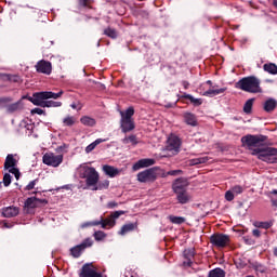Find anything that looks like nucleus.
I'll return each mask as SVG.
<instances>
[{"instance_id":"4d7b16f0","label":"nucleus","mask_w":277,"mask_h":277,"mask_svg":"<svg viewBox=\"0 0 277 277\" xmlns=\"http://www.w3.org/2000/svg\"><path fill=\"white\" fill-rule=\"evenodd\" d=\"M252 235H253V237H261V230H259V229H253V230H252Z\"/></svg>"},{"instance_id":"c756f323","label":"nucleus","mask_w":277,"mask_h":277,"mask_svg":"<svg viewBox=\"0 0 277 277\" xmlns=\"http://www.w3.org/2000/svg\"><path fill=\"white\" fill-rule=\"evenodd\" d=\"M63 124L64 127H75V124H77V119L75 116L68 115L63 119Z\"/></svg>"},{"instance_id":"13d9d810","label":"nucleus","mask_w":277,"mask_h":277,"mask_svg":"<svg viewBox=\"0 0 277 277\" xmlns=\"http://www.w3.org/2000/svg\"><path fill=\"white\" fill-rule=\"evenodd\" d=\"M182 85H183L184 90H188L189 89V82H187L186 80L182 81Z\"/></svg>"},{"instance_id":"5701e85b","label":"nucleus","mask_w":277,"mask_h":277,"mask_svg":"<svg viewBox=\"0 0 277 277\" xmlns=\"http://www.w3.org/2000/svg\"><path fill=\"white\" fill-rule=\"evenodd\" d=\"M225 92H226V88L209 89L208 91L202 93V96H209L210 98H213V96H217L220 94H224Z\"/></svg>"},{"instance_id":"a18cd8bd","label":"nucleus","mask_w":277,"mask_h":277,"mask_svg":"<svg viewBox=\"0 0 277 277\" xmlns=\"http://www.w3.org/2000/svg\"><path fill=\"white\" fill-rule=\"evenodd\" d=\"M11 183H12V175H10V173H5L4 176H3L4 187H10Z\"/></svg>"},{"instance_id":"8fccbe9b","label":"nucleus","mask_w":277,"mask_h":277,"mask_svg":"<svg viewBox=\"0 0 277 277\" xmlns=\"http://www.w3.org/2000/svg\"><path fill=\"white\" fill-rule=\"evenodd\" d=\"M232 192L236 195L238 194H243V187L242 186H239V185H236L232 188Z\"/></svg>"},{"instance_id":"f257e3e1","label":"nucleus","mask_w":277,"mask_h":277,"mask_svg":"<svg viewBox=\"0 0 277 277\" xmlns=\"http://www.w3.org/2000/svg\"><path fill=\"white\" fill-rule=\"evenodd\" d=\"M265 142H267V136L263 134H247L241 137L242 146L252 150V155H256L258 159L266 163H277V148L261 147L265 146Z\"/></svg>"},{"instance_id":"f704fd0d","label":"nucleus","mask_w":277,"mask_h":277,"mask_svg":"<svg viewBox=\"0 0 277 277\" xmlns=\"http://www.w3.org/2000/svg\"><path fill=\"white\" fill-rule=\"evenodd\" d=\"M254 105V98H249L243 105L245 114H252V107Z\"/></svg>"},{"instance_id":"f3484780","label":"nucleus","mask_w":277,"mask_h":277,"mask_svg":"<svg viewBox=\"0 0 277 277\" xmlns=\"http://www.w3.org/2000/svg\"><path fill=\"white\" fill-rule=\"evenodd\" d=\"M168 148L169 150L179 153V148H181V138L179 136H170L168 140Z\"/></svg>"},{"instance_id":"69168bd1","label":"nucleus","mask_w":277,"mask_h":277,"mask_svg":"<svg viewBox=\"0 0 277 277\" xmlns=\"http://www.w3.org/2000/svg\"><path fill=\"white\" fill-rule=\"evenodd\" d=\"M206 83H207L208 85H213V82H212L211 80H208Z\"/></svg>"},{"instance_id":"603ef678","label":"nucleus","mask_w":277,"mask_h":277,"mask_svg":"<svg viewBox=\"0 0 277 277\" xmlns=\"http://www.w3.org/2000/svg\"><path fill=\"white\" fill-rule=\"evenodd\" d=\"M91 0H78L80 8H90Z\"/></svg>"},{"instance_id":"1a4fd4ad","label":"nucleus","mask_w":277,"mask_h":277,"mask_svg":"<svg viewBox=\"0 0 277 277\" xmlns=\"http://www.w3.org/2000/svg\"><path fill=\"white\" fill-rule=\"evenodd\" d=\"M17 161L14 159V155L9 154L4 161V170H9L10 174H14L16 181L21 179V171L16 168Z\"/></svg>"},{"instance_id":"473e14b6","label":"nucleus","mask_w":277,"mask_h":277,"mask_svg":"<svg viewBox=\"0 0 277 277\" xmlns=\"http://www.w3.org/2000/svg\"><path fill=\"white\" fill-rule=\"evenodd\" d=\"M104 36H107L108 38H111L113 40H116L118 38V31L116 29L108 27L104 29Z\"/></svg>"},{"instance_id":"a211bd4d","label":"nucleus","mask_w":277,"mask_h":277,"mask_svg":"<svg viewBox=\"0 0 277 277\" xmlns=\"http://www.w3.org/2000/svg\"><path fill=\"white\" fill-rule=\"evenodd\" d=\"M176 195V200L180 205H187L188 202L192 201V195L187 193V190L175 193Z\"/></svg>"},{"instance_id":"0e129e2a","label":"nucleus","mask_w":277,"mask_h":277,"mask_svg":"<svg viewBox=\"0 0 277 277\" xmlns=\"http://www.w3.org/2000/svg\"><path fill=\"white\" fill-rule=\"evenodd\" d=\"M70 107L71 109H77V104H71Z\"/></svg>"},{"instance_id":"a19ab883","label":"nucleus","mask_w":277,"mask_h":277,"mask_svg":"<svg viewBox=\"0 0 277 277\" xmlns=\"http://www.w3.org/2000/svg\"><path fill=\"white\" fill-rule=\"evenodd\" d=\"M93 237H94L95 241H103V239H105V237H107V235L104 234V232L98 230L93 234Z\"/></svg>"},{"instance_id":"6ab92c4d","label":"nucleus","mask_w":277,"mask_h":277,"mask_svg":"<svg viewBox=\"0 0 277 277\" xmlns=\"http://www.w3.org/2000/svg\"><path fill=\"white\" fill-rule=\"evenodd\" d=\"M133 230H137V222L122 225L121 229L118 232V235L124 237V235L128 233H133Z\"/></svg>"},{"instance_id":"e2e57ef3","label":"nucleus","mask_w":277,"mask_h":277,"mask_svg":"<svg viewBox=\"0 0 277 277\" xmlns=\"http://www.w3.org/2000/svg\"><path fill=\"white\" fill-rule=\"evenodd\" d=\"M273 207H277V200L272 199Z\"/></svg>"},{"instance_id":"052dcab7","label":"nucleus","mask_w":277,"mask_h":277,"mask_svg":"<svg viewBox=\"0 0 277 277\" xmlns=\"http://www.w3.org/2000/svg\"><path fill=\"white\" fill-rule=\"evenodd\" d=\"M2 228H12V224L8 223V222H3L2 223Z\"/></svg>"},{"instance_id":"a878e982","label":"nucleus","mask_w":277,"mask_h":277,"mask_svg":"<svg viewBox=\"0 0 277 277\" xmlns=\"http://www.w3.org/2000/svg\"><path fill=\"white\" fill-rule=\"evenodd\" d=\"M81 124L84 127H95L96 126V119L90 117V116H83L80 118Z\"/></svg>"},{"instance_id":"2f4dec72","label":"nucleus","mask_w":277,"mask_h":277,"mask_svg":"<svg viewBox=\"0 0 277 277\" xmlns=\"http://www.w3.org/2000/svg\"><path fill=\"white\" fill-rule=\"evenodd\" d=\"M168 220L171 222V224H185L186 219L183 216H174V215H169Z\"/></svg>"},{"instance_id":"2eb2a0df","label":"nucleus","mask_w":277,"mask_h":277,"mask_svg":"<svg viewBox=\"0 0 277 277\" xmlns=\"http://www.w3.org/2000/svg\"><path fill=\"white\" fill-rule=\"evenodd\" d=\"M102 170L106 176H109V179H116V176H120V173L122 172V170L109 164H104Z\"/></svg>"},{"instance_id":"9d476101","label":"nucleus","mask_w":277,"mask_h":277,"mask_svg":"<svg viewBox=\"0 0 277 277\" xmlns=\"http://www.w3.org/2000/svg\"><path fill=\"white\" fill-rule=\"evenodd\" d=\"M210 243L215 248H226L230 243V237L225 234H214L210 237Z\"/></svg>"},{"instance_id":"4be33fe9","label":"nucleus","mask_w":277,"mask_h":277,"mask_svg":"<svg viewBox=\"0 0 277 277\" xmlns=\"http://www.w3.org/2000/svg\"><path fill=\"white\" fill-rule=\"evenodd\" d=\"M18 207H6L2 209L3 217H16L19 213Z\"/></svg>"},{"instance_id":"c9c22d12","label":"nucleus","mask_w":277,"mask_h":277,"mask_svg":"<svg viewBox=\"0 0 277 277\" xmlns=\"http://www.w3.org/2000/svg\"><path fill=\"white\" fill-rule=\"evenodd\" d=\"M109 187V180H106L104 182H97L95 186H93V192H98L101 189H107Z\"/></svg>"},{"instance_id":"6e6552de","label":"nucleus","mask_w":277,"mask_h":277,"mask_svg":"<svg viewBox=\"0 0 277 277\" xmlns=\"http://www.w3.org/2000/svg\"><path fill=\"white\" fill-rule=\"evenodd\" d=\"M62 161H64L63 155H55L53 153H47L42 157V162L45 166H51L52 168H60V166H62Z\"/></svg>"},{"instance_id":"39448f33","label":"nucleus","mask_w":277,"mask_h":277,"mask_svg":"<svg viewBox=\"0 0 277 277\" xmlns=\"http://www.w3.org/2000/svg\"><path fill=\"white\" fill-rule=\"evenodd\" d=\"M134 114L135 109L133 107H129L126 111H120V128L122 133H131L135 129V121H133Z\"/></svg>"},{"instance_id":"e433bc0d","label":"nucleus","mask_w":277,"mask_h":277,"mask_svg":"<svg viewBox=\"0 0 277 277\" xmlns=\"http://www.w3.org/2000/svg\"><path fill=\"white\" fill-rule=\"evenodd\" d=\"M209 161V157H199L190 160L192 166H200V163H207Z\"/></svg>"},{"instance_id":"423d86ee","label":"nucleus","mask_w":277,"mask_h":277,"mask_svg":"<svg viewBox=\"0 0 277 277\" xmlns=\"http://www.w3.org/2000/svg\"><path fill=\"white\" fill-rule=\"evenodd\" d=\"M94 240L92 238H85L80 245L72 247L69 252L74 259H79L87 248H92Z\"/></svg>"},{"instance_id":"72a5a7b5","label":"nucleus","mask_w":277,"mask_h":277,"mask_svg":"<svg viewBox=\"0 0 277 277\" xmlns=\"http://www.w3.org/2000/svg\"><path fill=\"white\" fill-rule=\"evenodd\" d=\"M122 144H132L133 146H137V136H135L134 134L126 136L124 138H122Z\"/></svg>"},{"instance_id":"de8ad7c7","label":"nucleus","mask_w":277,"mask_h":277,"mask_svg":"<svg viewBox=\"0 0 277 277\" xmlns=\"http://www.w3.org/2000/svg\"><path fill=\"white\" fill-rule=\"evenodd\" d=\"M185 259L192 260L194 259V249H186L184 250Z\"/></svg>"},{"instance_id":"37998d69","label":"nucleus","mask_w":277,"mask_h":277,"mask_svg":"<svg viewBox=\"0 0 277 277\" xmlns=\"http://www.w3.org/2000/svg\"><path fill=\"white\" fill-rule=\"evenodd\" d=\"M157 176H160L161 179H166L167 176H169V173L166 172V170L157 167V170H156V179Z\"/></svg>"},{"instance_id":"338daca9","label":"nucleus","mask_w":277,"mask_h":277,"mask_svg":"<svg viewBox=\"0 0 277 277\" xmlns=\"http://www.w3.org/2000/svg\"><path fill=\"white\" fill-rule=\"evenodd\" d=\"M271 194H274L275 196H277V189L272 190Z\"/></svg>"},{"instance_id":"c85d7f7f","label":"nucleus","mask_w":277,"mask_h":277,"mask_svg":"<svg viewBox=\"0 0 277 277\" xmlns=\"http://www.w3.org/2000/svg\"><path fill=\"white\" fill-rule=\"evenodd\" d=\"M103 142H107V140H105V138L95 140L93 143H91L90 145H88L85 147V153H92V150H94V148H96L98 146V144H103Z\"/></svg>"},{"instance_id":"864d4df0","label":"nucleus","mask_w":277,"mask_h":277,"mask_svg":"<svg viewBox=\"0 0 277 277\" xmlns=\"http://www.w3.org/2000/svg\"><path fill=\"white\" fill-rule=\"evenodd\" d=\"M31 114H37L38 116H42V115H44L45 113H44V110H43L42 108H34V109L31 110Z\"/></svg>"},{"instance_id":"680f3d73","label":"nucleus","mask_w":277,"mask_h":277,"mask_svg":"<svg viewBox=\"0 0 277 277\" xmlns=\"http://www.w3.org/2000/svg\"><path fill=\"white\" fill-rule=\"evenodd\" d=\"M273 254H274V256H277V247H275V248L273 249Z\"/></svg>"},{"instance_id":"393cba45","label":"nucleus","mask_w":277,"mask_h":277,"mask_svg":"<svg viewBox=\"0 0 277 277\" xmlns=\"http://www.w3.org/2000/svg\"><path fill=\"white\" fill-rule=\"evenodd\" d=\"M97 222H101L100 226H102V228H107V226L114 228V226H116V220H114L111 216H109L108 219L101 217V220Z\"/></svg>"},{"instance_id":"cd10ccee","label":"nucleus","mask_w":277,"mask_h":277,"mask_svg":"<svg viewBox=\"0 0 277 277\" xmlns=\"http://www.w3.org/2000/svg\"><path fill=\"white\" fill-rule=\"evenodd\" d=\"M263 68L269 75H277V65L274 63H266L263 65Z\"/></svg>"},{"instance_id":"7ed1b4c3","label":"nucleus","mask_w":277,"mask_h":277,"mask_svg":"<svg viewBox=\"0 0 277 277\" xmlns=\"http://www.w3.org/2000/svg\"><path fill=\"white\" fill-rule=\"evenodd\" d=\"M236 88L242 90V92H249L250 94H261V80L254 76H249L240 79L236 82Z\"/></svg>"},{"instance_id":"ddd939ff","label":"nucleus","mask_w":277,"mask_h":277,"mask_svg":"<svg viewBox=\"0 0 277 277\" xmlns=\"http://www.w3.org/2000/svg\"><path fill=\"white\" fill-rule=\"evenodd\" d=\"M35 68L37 72H40L41 75H51V72H53V65L45 60L37 62Z\"/></svg>"},{"instance_id":"ea45409f","label":"nucleus","mask_w":277,"mask_h":277,"mask_svg":"<svg viewBox=\"0 0 277 277\" xmlns=\"http://www.w3.org/2000/svg\"><path fill=\"white\" fill-rule=\"evenodd\" d=\"M256 228H264L267 230L268 228H272L273 223L272 222H258L255 223Z\"/></svg>"},{"instance_id":"f03ea898","label":"nucleus","mask_w":277,"mask_h":277,"mask_svg":"<svg viewBox=\"0 0 277 277\" xmlns=\"http://www.w3.org/2000/svg\"><path fill=\"white\" fill-rule=\"evenodd\" d=\"M64 94V91L54 93L51 91L36 92L32 96L28 97V101L37 107H62V102L49 101V98L57 100Z\"/></svg>"},{"instance_id":"3c124183","label":"nucleus","mask_w":277,"mask_h":277,"mask_svg":"<svg viewBox=\"0 0 277 277\" xmlns=\"http://www.w3.org/2000/svg\"><path fill=\"white\" fill-rule=\"evenodd\" d=\"M169 176H179L181 174H183V170H171L168 171Z\"/></svg>"},{"instance_id":"5fc2aeb1","label":"nucleus","mask_w":277,"mask_h":277,"mask_svg":"<svg viewBox=\"0 0 277 277\" xmlns=\"http://www.w3.org/2000/svg\"><path fill=\"white\" fill-rule=\"evenodd\" d=\"M193 263L194 262L192 260L186 259V261L183 262V265H184V267H192Z\"/></svg>"},{"instance_id":"58836bf2","label":"nucleus","mask_w":277,"mask_h":277,"mask_svg":"<svg viewBox=\"0 0 277 277\" xmlns=\"http://www.w3.org/2000/svg\"><path fill=\"white\" fill-rule=\"evenodd\" d=\"M253 269L258 274H265L267 272V268L263 266V264H259V263L253 264Z\"/></svg>"},{"instance_id":"6e6d98bb","label":"nucleus","mask_w":277,"mask_h":277,"mask_svg":"<svg viewBox=\"0 0 277 277\" xmlns=\"http://www.w3.org/2000/svg\"><path fill=\"white\" fill-rule=\"evenodd\" d=\"M2 103H12V97H2V98H0V105Z\"/></svg>"},{"instance_id":"20e7f679","label":"nucleus","mask_w":277,"mask_h":277,"mask_svg":"<svg viewBox=\"0 0 277 277\" xmlns=\"http://www.w3.org/2000/svg\"><path fill=\"white\" fill-rule=\"evenodd\" d=\"M79 176L80 179H85L87 187H96L101 179L98 171H96L94 167H88V166L81 167Z\"/></svg>"},{"instance_id":"7c9ffc66","label":"nucleus","mask_w":277,"mask_h":277,"mask_svg":"<svg viewBox=\"0 0 277 277\" xmlns=\"http://www.w3.org/2000/svg\"><path fill=\"white\" fill-rule=\"evenodd\" d=\"M225 276H226V272H224V269L222 268H214L210 271L208 275V277H225Z\"/></svg>"},{"instance_id":"79ce46f5","label":"nucleus","mask_w":277,"mask_h":277,"mask_svg":"<svg viewBox=\"0 0 277 277\" xmlns=\"http://www.w3.org/2000/svg\"><path fill=\"white\" fill-rule=\"evenodd\" d=\"M89 226H101V222L98 221L85 222L80 225V228H89Z\"/></svg>"},{"instance_id":"c03bdc74","label":"nucleus","mask_w":277,"mask_h":277,"mask_svg":"<svg viewBox=\"0 0 277 277\" xmlns=\"http://www.w3.org/2000/svg\"><path fill=\"white\" fill-rule=\"evenodd\" d=\"M38 184V179L32 180L31 182L28 183V185H26V187L24 188L25 192H31V189H36V185Z\"/></svg>"},{"instance_id":"0eeeda50","label":"nucleus","mask_w":277,"mask_h":277,"mask_svg":"<svg viewBox=\"0 0 277 277\" xmlns=\"http://www.w3.org/2000/svg\"><path fill=\"white\" fill-rule=\"evenodd\" d=\"M138 183H155L157 181V167L137 173Z\"/></svg>"},{"instance_id":"49530a36","label":"nucleus","mask_w":277,"mask_h":277,"mask_svg":"<svg viewBox=\"0 0 277 277\" xmlns=\"http://www.w3.org/2000/svg\"><path fill=\"white\" fill-rule=\"evenodd\" d=\"M225 200H227V202H233V200H235V193L227 190L225 193Z\"/></svg>"},{"instance_id":"774afa93","label":"nucleus","mask_w":277,"mask_h":277,"mask_svg":"<svg viewBox=\"0 0 277 277\" xmlns=\"http://www.w3.org/2000/svg\"><path fill=\"white\" fill-rule=\"evenodd\" d=\"M274 5L275 8H277V0H274Z\"/></svg>"},{"instance_id":"09e8293b","label":"nucleus","mask_w":277,"mask_h":277,"mask_svg":"<svg viewBox=\"0 0 277 277\" xmlns=\"http://www.w3.org/2000/svg\"><path fill=\"white\" fill-rule=\"evenodd\" d=\"M124 211L122 210H119V211H115L110 214V217L114 219V220H118V217H120V215H124Z\"/></svg>"},{"instance_id":"bf43d9fd","label":"nucleus","mask_w":277,"mask_h":277,"mask_svg":"<svg viewBox=\"0 0 277 277\" xmlns=\"http://www.w3.org/2000/svg\"><path fill=\"white\" fill-rule=\"evenodd\" d=\"M115 207H118V203L116 201L108 202V208L114 209Z\"/></svg>"},{"instance_id":"4c0bfd02","label":"nucleus","mask_w":277,"mask_h":277,"mask_svg":"<svg viewBox=\"0 0 277 277\" xmlns=\"http://www.w3.org/2000/svg\"><path fill=\"white\" fill-rule=\"evenodd\" d=\"M21 109V102L13 103L6 107L9 114H14V111H18Z\"/></svg>"},{"instance_id":"9b49d317","label":"nucleus","mask_w":277,"mask_h":277,"mask_svg":"<svg viewBox=\"0 0 277 277\" xmlns=\"http://www.w3.org/2000/svg\"><path fill=\"white\" fill-rule=\"evenodd\" d=\"M187 187H189V180L187 177H179L172 183V192L174 194L187 192Z\"/></svg>"},{"instance_id":"412c9836","label":"nucleus","mask_w":277,"mask_h":277,"mask_svg":"<svg viewBox=\"0 0 277 277\" xmlns=\"http://www.w3.org/2000/svg\"><path fill=\"white\" fill-rule=\"evenodd\" d=\"M277 107V101L276 98H268L263 104V109L266 111V114H272Z\"/></svg>"},{"instance_id":"aec40b11","label":"nucleus","mask_w":277,"mask_h":277,"mask_svg":"<svg viewBox=\"0 0 277 277\" xmlns=\"http://www.w3.org/2000/svg\"><path fill=\"white\" fill-rule=\"evenodd\" d=\"M184 122L189 127H198V118L192 113L183 114Z\"/></svg>"},{"instance_id":"f8f14e48","label":"nucleus","mask_w":277,"mask_h":277,"mask_svg":"<svg viewBox=\"0 0 277 277\" xmlns=\"http://www.w3.org/2000/svg\"><path fill=\"white\" fill-rule=\"evenodd\" d=\"M79 277H103V275L96 272V268L92 263H87L82 266Z\"/></svg>"},{"instance_id":"4468645a","label":"nucleus","mask_w":277,"mask_h":277,"mask_svg":"<svg viewBox=\"0 0 277 277\" xmlns=\"http://www.w3.org/2000/svg\"><path fill=\"white\" fill-rule=\"evenodd\" d=\"M44 205H49V201L47 199H39L38 197H29L25 201V207L27 209H38V207Z\"/></svg>"},{"instance_id":"b1692460","label":"nucleus","mask_w":277,"mask_h":277,"mask_svg":"<svg viewBox=\"0 0 277 277\" xmlns=\"http://www.w3.org/2000/svg\"><path fill=\"white\" fill-rule=\"evenodd\" d=\"M0 79L11 81L12 83H21V76L18 75L0 74Z\"/></svg>"},{"instance_id":"bb28decb","label":"nucleus","mask_w":277,"mask_h":277,"mask_svg":"<svg viewBox=\"0 0 277 277\" xmlns=\"http://www.w3.org/2000/svg\"><path fill=\"white\" fill-rule=\"evenodd\" d=\"M183 98L189 101L195 107L202 105V98H196L192 94L184 93Z\"/></svg>"},{"instance_id":"dca6fc26","label":"nucleus","mask_w":277,"mask_h":277,"mask_svg":"<svg viewBox=\"0 0 277 277\" xmlns=\"http://www.w3.org/2000/svg\"><path fill=\"white\" fill-rule=\"evenodd\" d=\"M156 161L153 158H144L133 164V170H142V168H150L155 166Z\"/></svg>"}]
</instances>
